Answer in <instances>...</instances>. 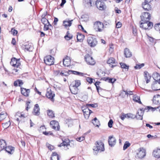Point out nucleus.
Masks as SVG:
<instances>
[{"mask_svg": "<svg viewBox=\"0 0 160 160\" xmlns=\"http://www.w3.org/2000/svg\"><path fill=\"white\" fill-rule=\"evenodd\" d=\"M18 86H21V85H22L23 84V82H22V81L21 80L18 79Z\"/></svg>", "mask_w": 160, "mask_h": 160, "instance_id": "obj_63", "label": "nucleus"}, {"mask_svg": "<svg viewBox=\"0 0 160 160\" xmlns=\"http://www.w3.org/2000/svg\"><path fill=\"white\" fill-rule=\"evenodd\" d=\"M10 124L11 123L9 121L7 122L3 123L2 124L3 128L5 129L8 128L10 125Z\"/></svg>", "mask_w": 160, "mask_h": 160, "instance_id": "obj_39", "label": "nucleus"}, {"mask_svg": "<svg viewBox=\"0 0 160 160\" xmlns=\"http://www.w3.org/2000/svg\"><path fill=\"white\" fill-rule=\"evenodd\" d=\"M153 78L155 82H158L160 81V75L157 72H154L152 75Z\"/></svg>", "mask_w": 160, "mask_h": 160, "instance_id": "obj_28", "label": "nucleus"}, {"mask_svg": "<svg viewBox=\"0 0 160 160\" xmlns=\"http://www.w3.org/2000/svg\"><path fill=\"white\" fill-rule=\"evenodd\" d=\"M85 59L87 63L90 65H94L95 63L93 58L89 55L85 56Z\"/></svg>", "mask_w": 160, "mask_h": 160, "instance_id": "obj_8", "label": "nucleus"}, {"mask_svg": "<svg viewBox=\"0 0 160 160\" xmlns=\"http://www.w3.org/2000/svg\"><path fill=\"white\" fill-rule=\"evenodd\" d=\"M21 93L24 96L28 97L29 96L30 92V90L29 89H26V88H21Z\"/></svg>", "mask_w": 160, "mask_h": 160, "instance_id": "obj_19", "label": "nucleus"}, {"mask_svg": "<svg viewBox=\"0 0 160 160\" xmlns=\"http://www.w3.org/2000/svg\"><path fill=\"white\" fill-rule=\"evenodd\" d=\"M10 63L13 67L18 68L20 65V59H17L13 58L11 59Z\"/></svg>", "mask_w": 160, "mask_h": 160, "instance_id": "obj_6", "label": "nucleus"}, {"mask_svg": "<svg viewBox=\"0 0 160 160\" xmlns=\"http://www.w3.org/2000/svg\"><path fill=\"white\" fill-rule=\"evenodd\" d=\"M149 2L145 0V2L142 4V7L145 10L149 11L151 9V6L149 3Z\"/></svg>", "mask_w": 160, "mask_h": 160, "instance_id": "obj_15", "label": "nucleus"}, {"mask_svg": "<svg viewBox=\"0 0 160 160\" xmlns=\"http://www.w3.org/2000/svg\"><path fill=\"white\" fill-rule=\"evenodd\" d=\"M133 100L135 102H138L140 104L142 103V102L140 101V97L136 95H134L133 96Z\"/></svg>", "mask_w": 160, "mask_h": 160, "instance_id": "obj_36", "label": "nucleus"}, {"mask_svg": "<svg viewBox=\"0 0 160 160\" xmlns=\"http://www.w3.org/2000/svg\"><path fill=\"white\" fill-rule=\"evenodd\" d=\"M85 137L84 136H82L80 137L79 138H77V141H79V142H81L82 141H83L85 139Z\"/></svg>", "mask_w": 160, "mask_h": 160, "instance_id": "obj_59", "label": "nucleus"}, {"mask_svg": "<svg viewBox=\"0 0 160 160\" xmlns=\"http://www.w3.org/2000/svg\"><path fill=\"white\" fill-rule=\"evenodd\" d=\"M54 58L51 56H48L44 57V61L47 65L50 66L54 64Z\"/></svg>", "mask_w": 160, "mask_h": 160, "instance_id": "obj_4", "label": "nucleus"}, {"mask_svg": "<svg viewBox=\"0 0 160 160\" xmlns=\"http://www.w3.org/2000/svg\"><path fill=\"white\" fill-rule=\"evenodd\" d=\"M153 102L156 105L160 104V95L158 94L154 96Z\"/></svg>", "mask_w": 160, "mask_h": 160, "instance_id": "obj_18", "label": "nucleus"}, {"mask_svg": "<svg viewBox=\"0 0 160 160\" xmlns=\"http://www.w3.org/2000/svg\"><path fill=\"white\" fill-rule=\"evenodd\" d=\"M107 63L109 64V66L111 68H113L116 66L115 60L113 58H109L107 61Z\"/></svg>", "mask_w": 160, "mask_h": 160, "instance_id": "obj_14", "label": "nucleus"}, {"mask_svg": "<svg viewBox=\"0 0 160 160\" xmlns=\"http://www.w3.org/2000/svg\"><path fill=\"white\" fill-rule=\"evenodd\" d=\"M154 28L156 30L160 32V24H156L154 26Z\"/></svg>", "mask_w": 160, "mask_h": 160, "instance_id": "obj_49", "label": "nucleus"}, {"mask_svg": "<svg viewBox=\"0 0 160 160\" xmlns=\"http://www.w3.org/2000/svg\"><path fill=\"white\" fill-rule=\"evenodd\" d=\"M152 88L154 91L160 90V81L158 82H155L152 85Z\"/></svg>", "mask_w": 160, "mask_h": 160, "instance_id": "obj_13", "label": "nucleus"}, {"mask_svg": "<svg viewBox=\"0 0 160 160\" xmlns=\"http://www.w3.org/2000/svg\"><path fill=\"white\" fill-rule=\"evenodd\" d=\"M69 73H68L65 72L64 73L62 71H61V73H60V76H67L68 75Z\"/></svg>", "mask_w": 160, "mask_h": 160, "instance_id": "obj_61", "label": "nucleus"}, {"mask_svg": "<svg viewBox=\"0 0 160 160\" xmlns=\"http://www.w3.org/2000/svg\"><path fill=\"white\" fill-rule=\"evenodd\" d=\"M16 119L18 121H19L25 118L24 114L22 113H17L15 115Z\"/></svg>", "mask_w": 160, "mask_h": 160, "instance_id": "obj_24", "label": "nucleus"}, {"mask_svg": "<svg viewBox=\"0 0 160 160\" xmlns=\"http://www.w3.org/2000/svg\"><path fill=\"white\" fill-rule=\"evenodd\" d=\"M148 108H149V109L150 108L152 109H153V111L157 109V111H158L160 112V105L158 107H157L156 108H152L151 107H148Z\"/></svg>", "mask_w": 160, "mask_h": 160, "instance_id": "obj_56", "label": "nucleus"}, {"mask_svg": "<svg viewBox=\"0 0 160 160\" xmlns=\"http://www.w3.org/2000/svg\"><path fill=\"white\" fill-rule=\"evenodd\" d=\"M121 67V68L125 69L127 70H128V66L125 63H120Z\"/></svg>", "mask_w": 160, "mask_h": 160, "instance_id": "obj_42", "label": "nucleus"}, {"mask_svg": "<svg viewBox=\"0 0 160 160\" xmlns=\"http://www.w3.org/2000/svg\"><path fill=\"white\" fill-rule=\"evenodd\" d=\"M116 140L113 136H110L109 137L108 142L109 145L111 147L113 146L116 143Z\"/></svg>", "mask_w": 160, "mask_h": 160, "instance_id": "obj_17", "label": "nucleus"}, {"mask_svg": "<svg viewBox=\"0 0 160 160\" xmlns=\"http://www.w3.org/2000/svg\"><path fill=\"white\" fill-rule=\"evenodd\" d=\"M92 0H89V2H87V4L89 6H92Z\"/></svg>", "mask_w": 160, "mask_h": 160, "instance_id": "obj_64", "label": "nucleus"}, {"mask_svg": "<svg viewBox=\"0 0 160 160\" xmlns=\"http://www.w3.org/2000/svg\"><path fill=\"white\" fill-rule=\"evenodd\" d=\"M124 54L126 58H129L132 56V52L127 48L124 50Z\"/></svg>", "mask_w": 160, "mask_h": 160, "instance_id": "obj_27", "label": "nucleus"}, {"mask_svg": "<svg viewBox=\"0 0 160 160\" xmlns=\"http://www.w3.org/2000/svg\"><path fill=\"white\" fill-rule=\"evenodd\" d=\"M46 97L49 99L51 101L53 102L54 100V97L55 96L54 92L51 89L48 88L46 94Z\"/></svg>", "mask_w": 160, "mask_h": 160, "instance_id": "obj_5", "label": "nucleus"}, {"mask_svg": "<svg viewBox=\"0 0 160 160\" xmlns=\"http://www.w3.org/2000/svg\"><path fill=\"white\" fill-rule=\"evenodd\" d=\"M120 118L122 120H123L125 118H127L126 114L122 113L120 116Z\"/></svg>", "mask_w": 160, "mask_h": 160, "instance_id": "obj_51", "label": "nucleus"}, {"mask_svg": "<svg viewBox=\"0 0 160 160\" xmlns=\"http://www.w3.org/2000/svg\"><path fill=\"white\" fill-rule=\"evenodd\" d=\"M25 49L26 50L29 51H32L33 49V47L31 44L26 45L25 47Z\"/></svg>", "mask_w": 160, "mask_h": 160, "instance_id": "obj_37", "label": "nucleus"}, {"mask_svg": "<svg viewBox=\"0 0 160 160\" xmlns=\"http://www.w3.org/2000/svg\"><path fill=\"white\" fill-rule=\"evenodd\" d=\"M12 33L14 35H16L18 33V31L17 30L14 29L13 28H12L11 31Z\"/></svg>", "mask_w": 160, "mask_h": 160, "instance_id": "obj_60", "label": "nucleus"}, {"mask_svg": "<svg viewBox=\"0 0 160 160\" xmlns=\"http://www.w3.org/2000/svg\"><path fill=\"white\" fill-rule=\"evenodd\" d=\"M122 26V23L119 22L116 24V27L117 28H119L121 27Z\"/></svg>", "mask_w": 160, "mask_h": 160, "instance_id": "obj_62", "label": "nucleus"}, {"mask_svg": "<svg viewBox=\"0 0 160 160\" xmlns=\"http://www.w3.org/2000/svg\"><path fill=\"white\" fill-rule=\"evenodd\" d=\"M106 80H108L109 82L113 83L116 81V79L114 78H107Z\"/></svg>", "mask_w": 160, "mask_h": 160, "instance_id": "obj_48", "label": "nucleus"}, {"mask_svg": "<svg viewBox=\"0 0 160 160\" xmlns=\"http://www.w3.org/2000/svg\"><path fill=\"white\" fill-rule=\"evenodd\" d=\"M93 150L97 152H101L104 151V144L103 142L100 141H97L93 147Z\"/></svg>", "mask_w": 160, "mask_h": 160, "instance_id": "obj_1", "label": "nucleus"}, {"mask_svg": "<svg viewBox=\"0 0 160 160\" xmlns=\"http://www.w3.org/2000/svg\"><path fill=\"white\" fill-rule=\"evenodd\" d=\"M48 24H44V30L47 31L49 29V27H52L51 25L49 23Z\"/></svg>", "mask_w": 160, "mask_h": 160, "instance_id": "obj_44", "label": "nucleus"}, {"mask_svg": "<svg viewBox=\"0 0 160 160\" xmlns=\"http://www.w3.org/2000/svg\"><path fill=\"white\" fill-rule=\"evenodd\" d=\"M50 124L52 128L56 130H59L60 126L58 122L55 120L52 121L50 122Z\"/></svg>", "mask_w": 160, "mask_h": 160, "instance_id": "obj_10", "label": "nucleus"}, {"mask_svg": "<svg viewBox=\"0 0 160 160\" xmlns=\"http://www.w3.org/2000/svg\"><path fill=\"white\" fill-rule=\"evenodd\" d=\"M70 90L72 94H77L78 92V89L77 87H75L71 85L70 86Z\"/></svg>", "mask_w": 160, "mask_h": 160, "instance_id": "obj_22", "label": "nucleus"}, {"mask_svg": "<svg viewBox=\"0 0 160 160\" xmlns=\"http://www.w3.org/2000/svg\"><path fill=\"white\" fill-rule=\"evenodd\" d=\"M70 142L68 140H66V141H63L58 146L61 147L62 146H66L67 147V149L69 148V147L70 146Z\"/></svg>", "mask_w": 160, "mask_h": 160, "instance_id": "obj_30", "label": "nucleus"}, {"mask_svg": "<svg viewBox=\"0 0 160 160\" xmlns=\"http://www.w3.org/2000/svg\"><path fill=\"white\" fill-rule=\"evenodd\" d=\"M82 111L83 113L84 117L86 119H88V118L90 114L92 112V111L90 110L88 108L84 109H82Z\"/></svg>", "mask_w": 160, "mask_h": 160, "instance_id": "obj_12", "label": "nucleus"}, {"mask_svg": "<svg viewBox=\"0 0 160 160\" xmlns=\"http://www.w3.org/2000/svg\"><path fill=\"white\" fill-rule=\"evenodd\" d=\"M63 64L65 66L68 67L70 65L71 60L69 57L67 56L63 59Z\"/></svg>", "mask_w": 160, "mask_h": 160, "instance_id": "obj_20", "label": "nucleus"}, {"mask_svg": "<svg viewBox=\"0 0 160 160\" xmlns=\"http://www.w3.org/2000/svg\"><path fill=\"white\" fill-rule=\"evenodd\" d=\"M94 28L97 32H101L104 29V24L100 21H97L94 24Z\"/></svg>", "mask_w": 160, "mask_h": 160, "instance_id": "obj_2", "label": "nucleus"}, {"mask_svg": "<svg viewBox=\"0 0 160 160\" xmlns=\"http://www.w3.org/2000/svg\"><path fill=\"white\" fill-rule=\"evenodd\" d=\"M96 5L97 8L100 10H103L105 8L104 2L98 0L96 1Z\"/></svg>", "mask_w": 160, "mask_h": 160, "instance_id": "obj_11", "label": "nucleus"}, {"mask_svg": "<svg viewBox=\"0 0 160 160\" xmlns=\"http://www.w3.org/2000/svg\"><path fill=\"white\" fill-rule=\"evenodd\" d=\"M144 112V111L143 109H140L137 113L135 116L136 118L138 119L142 120Z\"/></svg>", "mask_w": 160, "mask_h": 160, "instance_id": "obj_16", "label": "nucleus"}, {"mask_svg": "<svg viewBox=\"0 0 160 160\" xmlns=\"http://www.w3.org/2000/svg\"><path fill=\"white\" fill-rule=\"evenodd\" d=\"M81 85L80 81L79 80H77L75 81L74 84L71 85L72 86H74L75 87H77L78 88Z\"/></svg>", "mask_w": 160, "mask_h": 160, "instance_id": "obj_40", "label": "nucleus"}, {"mask_svg": "<svg viewBox=\"0 0 160 160\" xmlns=\"http://www.w3.org/2000/svg\"><path fill=\"white\" fill-rule=\"evenodd\" d=\"M92 123L96 127H99L100 125L99 121L96 118H94L92 120Z\"/></svg>", "mask_w": 160, "mask_h": 160, "instance_id": "obj_35", "label": "nucleus"}, {"mask_svg": "<svg viewBox=\"0 0 160 160\" xmlns=\"http://www.w3.org/2000/svg\"><path fill=\"white\" fill-rule=\"evenodd\" d=\"M126 95H127L126 91L123 89L122 91H121L119 94L120 96L123 98H124Z\"/></svg>", "mask_w": 160, "mask_h": 160, "instance_id": "obj_43", "label": "nucleus"}, {"mask_svg": "<svg viewBox=\"0 0 160 160\" xmlns=\"http://www.w3.org/2000/svg\"><path fill=\"white\" fill-rule=\"evenodd\" d=\"M113 121L112 119H110L108 122V125L109 127L111 128L112 127V125Z\"/></svg>", "mask_w": 160, "mask_h": 160, "instance_id": "obj_53", "label": "nucleus"}, {"mask_svg": "<svg viewBox=\"0 0 160 160\" xmlns=\"http://www.w3.org/2000/svg\"><path fill=\"white\" fill-rule=\"evenodd\" d=\"M127 118H133L134 116L133 114L130 113L126 114Z\"/></svg>", "mask_w": 160, "mask_h": 160, "instance_id": "obj_52", "label": "nucleus"}, {"mask_svg": "<svg viewBox=\"0 0 160 160\" xmlns=\"http://www.w3.org/2000/svg\"><path fill=\"white\" fill-rule=\"evenodd\" d=\"M84 38V36L81 33H78L77 34V39L78 41L81 42Z\"/></svg>", "mask_w": 160, "mask_h": 160, "instance_id": "obj_34", "label": "nucleus"}, {"mask_svg": "<svg viewBox=\"0 0 160 160\" xmlns=\"http://www.w3.org/2000/svg\"><path fill=\"white\" fill-rule=\"evenodd\" d=\"M72 37V36L69 34V33L68 32H67V35L64 37L65 39L67 40H69L71 39Z\"/></svg>", "mask_w": 160, "mask_h": 160, "instance_id": "obj_41", "label": "nucleus"}, {"mask_svg": "<svg viewBox=\"0 0 160 160\" xmlns=\"http://www.w3.org/2000/svg\"><path fill=\"white\" fill-rule=\"evenodd\" d=\"M100 82H97L95 83V86H96V87L97 90L98 92V90H99V88H101L99 87V86H98L99 84V83H100Z\"/></svg>", "mask_w": 160, "mask_h": 160, "instance_id": "obj_54", "label": "nucleus"}, {"mask_svg": "<svg viewBox=\"0 0 160 160\" xmlns=\"http://www.w3.org/2000/svg\"><path fill=\"white\" fill-rule=\"evenodd\" d=\"M147 24L148 25L147 26L148 27V28H147L148 29H150L153 27V25L152 23L151 22H149V21L148 22H147Z\"/></svg>", "mask_w": 160, "mask_h": 160, "instance_id": "obj_47", "label": "nucleus"}, {"mask_svg": "<svg viewBox=\"0 0 160 160\" xmlns=\"http://www.w3.org/2000/svg\"><path fill=\"white\" fill-rule=\"evenodd\" d=\"M0 118H1V121L3 120L4 119H5L7 116V115L6 113H1L0 114Z\"/></svg>", "mask_w": 160, "mask_h": 160, "instance_id": "obj_50", "label": "nucleus"}, {"mask_svg": "<svg viewBox=\"0 0 160 160\" xmlns=\"http://www.w3.org/2000/svg\"><path fill=\"white\" fill-rule=\"evenodd\" d=\"M137 155L138 157L140 158H143L146 155L145 150L142 148H139L138 150Z\"/></svg>", "mask_w": 160, "mask_h": 160, "instance_id": "obj_9", "label": "nucleus"}, {"mask_svg": "<svg viewBox=\"0 0 160 160\" xmlns=\"http://www.w3.org/2000/svg\"><path fill=\"white\" fill-rule=\"evenodd\" d=\"M150 17V14L148 12L142 13L141 16L142 21H146L147 22L149 21Z\"/></svg>", "mask_w": 160, "mask_h": 160, "instance_id": "obj_7", "label": "nucleus"}, {"mask_svg": "<svg viewBox=\"0 0 160 160\" xmlns=\"http://www.w3.org/2000/svg\"><path fill=\"white\" fill-rule=\"evenodd\" d=\"M61 72V70H55L53 72V75L55 76H60Z\"/></svg>", "mask_w": 160, "mask_h": 160, "instance_id": "obj_45", "label": "nucleus"}, {"mask_svg": "<svg viewBox=\"0 0 160 160\" xmlns=\"http://www.w3.org/2000/svg\"><path fill=\"white\" fill-rule=\"evenodd\" d=\"M130 145V144L129 142L125 143L123 146V150H125Z\"/></svg>", "mask_w": 160, "mask_h": 160, "instance_id": "obj_55", "label": "nucleus"}, {"mask_svg": "<svg viewBox=\"0 0 160 160\" xmlns=\"http://www.w3.org/2000/svg\"><path fill=\"white\" fill-rule=\"evenodd\" d=\"M41 22L43 24H45L49 23L48 20L46 18L42 17L41 19Z\"/></svg>", "mask_w": 160, "mask_h": 160, "instance_id": "obj_46", "label": "nucleus"}, {"mask_svg": "<svg viewBox=\"0 0 160 160\" xmlns=\"http://www.w3.org/2000/svg\"><path fill=\"white\" fill-rule=\"evenodd\" d=\"M73 20H68L63 21V26L66 28L69 27L71 26L72 24V22Z\"/></svg>", "mask_w": 160, "mask_h": 160, "instance_id": "obj_29", "label": "nucleus"}, {"mask_svg": "<svg viewBox=\"0 0 160 160\" xmlns=\"http://www.w3.org/2000/svg\"><path fill=\"white\" fill-rule=\"evenodd\" d=\"M5 149L6 151L10 154L12 153L14 151V148L11 146L6 147Z\"/></svg>", "mask_w": 160, "mask_h": 160, "instance_id": "obj_31", "label": "nucleus"}, {"mask_svg": "<svg viewBox=\"0 0 160 160\" xmlns=\"http://www.w3.org/2000/svg\"><path fill=\"white\" fill-rule=\"evenodd\" d=\"M87 42L88 44L92 47L95 46L98 42L96 38L91 36L89 37L88 38Z\"/></svg>", "mask_w": 160, "mask_h": 160, "instance_id": "obj_3", "label": "nucleus"}, {"mask_svg": "<svg viewBox=\"0 0 160 160\" xmlns=\"http://www.w3.org/2000/svg\"><path fill=\"white\" fill-rule=\"evenodd\" d=\"M86 80L87 82H88L90 83H91L93 82V79L90 78L88 77L86 78Z\"/></svg>", "mask_w": 160, "mask_h": 160, "instance_id": "obj_57", "label": "nucleus"}, {"mask_svg": "<svg viewBox=\"0 0 160 160\" xmlns=\"http://www.w3.org/2000/svg\"><path fill=\"white\" fill-rule=\"evenodd\" d=\"M59 156L56 152H53L51 157V160H59Z\"/></svg>", "mask_w": 160, "mask_h": 160, "instance_id": "obj_33", "label": "nucleus"}, {"mask_svg": "<svg viewBox=\"0 0 160 160\" xmlns=\"http://www.w3.org/2000/svg\"><path fill=\"white\" fill-rule=\"evenodd\" d=\"M6 144L5 140H0V151L2 150L6 147Z\"/></svg>", "mask_w": 160, "mask_h": 160, "instance_id": "obj_32", "label": "nucleus"}, {"mask_svg": "<svg viewBox=\"0 0 160 160\" xmlns=\"http://www.w3.org/2000/svg\"><path fill=\"white\" fill-rule=\"evenodd\" d=\"M40 109L39 105L38 104H36L35 105L34 109L33 114L34 115L38 116L40 114Z\"/></svg>", "mask_w": 160, "mask_h": 160, "instance_id": "obj_23", "label": "nucleus"}, {"mask_svg": "<svg viewBox=\"0 0 160 160\" xmlns=\"http://www.w3.org/2000/svg\"><path fill=\"white\" fill-rule=\"evenodd\" d=\"M42 133L43 134L47 136L49 135H53V133L51 132H43Z\"/></svg>", "mask_w": 160, "mask_h": 160, "instance_id": "obj_58", "label": "nucleus"}, {"mask_svg": "<svg viewBox=\"0 0 160 160\" xmlns=\"http://www.w3.org/2000/svg\"><path fill=\"white\" fill-rule=\"evenodd\" d=\"M154 157L159 158H160V148L155 149L152 153Z\"/></svg>", "mask_w": 160, "mask_h": 160, "instance_id": "obj_21", "label": "nucleus"}, {"mask_svg": "<svg viewBox=\"0 0 160 160\" xmlns=\"http://www.w3.org/2000/svg\"><path fill=\"white\" fill-rule=\"evenodd\" d=\"M47 114L48 116L50 118H52L55 117L54 113L53 111L51 110H47Z\"/></svg>", "mask_w": 160, "mask_h": 160, "instance_id": "obj_38", "label": "nucleus"}, {"mask_svg": "<svg viewBox=\"0 0 160 160\" xmlns=\"http://www.w3.org/2000/svg\"><path fill=\"white\" fill-rule=\"evenodd\" d=\"M144 76L145 80L147 83H148L150 81L151 76L147 72H144Z\"/></svg>", "mask_w": 160, "mask_h": 160, "instance_id": "obj_25", "label": "nucleus"}, {"mask_svg": "<svg viewBox=\"0 0 160 160\" xmlns=\"http://www.w3.org/2000/svg\"><path fill=\"white\" fill-rule=\"evenodd\" d=\"M147 22L146 21H141L140 22V28L144 29H147L148 28V27L147 26V22Z\"/></svg>", "mask_w": 160, "mask_h": 160, "instance_id": "obj_26", "label": "nucleus"}]
</instances>
